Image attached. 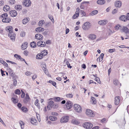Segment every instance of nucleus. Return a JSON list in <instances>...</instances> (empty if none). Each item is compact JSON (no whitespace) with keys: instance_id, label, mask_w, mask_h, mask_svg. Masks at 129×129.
Here are the masks:
<instances>
[{"instance_id":"f257e3e1","label":"nucleus","mask_w":129,"mask_h":129,"mask_svg":"<svg viewBox=\"0 0 129 129\" xmlns=\"http://www.w3.org/2000/svg\"><path fill=\"white\" fill-rule=\"evenodd\" d=\"M12 27L11 26H9L6 28V30L9 32V36L11 40L14 41L15 39V34L12 31Z\"/></svg>"},{"instance_id":"f03ea898","label":"nucleus","mask_w":129,"mask_h":129,"mask_svg":"<svg viewBox=\"0 0 129 129\" xmlns=\"http://www.w3.org/2000/svg\"><path fill=\"white\" fill-rule=\"evenodd\" d=\"M74 109L75 111L78 113H80L82 111V108L81 106L77 104H75L74 106Z\"/></svg>"},{"instance_id":"7ed1b4c3","label":"nucleus","mask_w":129,"mask_h":129,"mask_svg":"<svg viewBox=\"0 0 129 129\" xmlns=\"http://www.w3.org/2000/svg\"><path fill=\"white\" fill-rule=\"evenodd\" d=\"M90 23L88 22H86L83 25L82 28L85 30H89L91 27Z\"/></svg>"},{"instance_id":"20e7f679","label":"nucleus","mask_w":129,"mask_h":129,"mask_svg":"<svg viewBox=\"0 0 129 129\" xmlns=\"http://www.w3.org/2000/svg\"><path fill=\"white\" fill-rule=\"evenodd\" d=\"M86 113L87 115L89 117H93L94 116V114L93 111L89 109H86Z\"/></svg>"},{"instance_id":"39448f33","label":"nucleus","mask_w":129,"mask_h":129,"mask_svg":"<svg viewBox=\"0 0 129 129\" xmlns=\"http://www.w3.org/2000/svg\"><path fill=\"white\" fill-rule=\"evenodd\" d=\"M83 126L86 129H89L91 128L93 125L91 123L85 122L83 125Z\"/></svg>"},{"instance_id":"423d86ee","label":"nucleus","mask_w":129,"mask_h":129,"mask_svg":"<svg viewBox=\"0 0 129 129\" xmlns=\"http://www.w3.org/2000/svg\"><path fill=\"white\" fill-rule=\"evenodd\" d=\"M69 120V117L68 116H64L62 117L60 120L61 123H65L67 122Z\"/></svg>"},{"instance_id":"0eeeda50","label":"nucleus","mask_w":129,"mask_h":129,"mask_svg":"<svg viewBox=\"0 0 129 129\" xmlns=\"http://www.w3.org/2000/svg\"><path fill=\"white\" fill-rule=\"evenodd\" d=\"M73 105L71 104V102L68 101L66 104V109L69 110L72 108Z\"/></svg>"},{"instance_id":"6e6552de","label":"nucleus","mask_w":129,"mask_h":129,"mask_svg":"<svg viewBox=\"0 0 129 129\" xmlns=\"http://www.w3.org/2000/svg\"><path fill=\"white\" fill-rule=\"evenodd\" d=\"M23 5L26 7H29L31 5V2L30 0H24L23 2Z\"/></svg>"},{"instance_id":"1a4fd4ad","label":"nucleus","mask_w":129,"mask_h":129,"mask_svg":"<svg viewBox=\"0 0 129 129\" xmlns=\"http://www.w3.org/2000/svg\"><path fill=\"white\" fill-rule=\"evenodd\" d=\"M54 104V102L52 101H50L48 102L47 108L48 110H50L52 108Z\"/></svg>"},{"instance_id":"9d476101","label":"nucleus","mask_w":129,"mask_h":129,"mask_svg":"<svg viewBox=\"0 0 129 129\" xmlns=\"http://www.w3.org/2000/svg\"><path fill=\"white\" fill-rule=\"evenodd\" d=\"M9 13L10 15L12 17L16 16L17 15V12L15 10H13L10 11L9 12Z\"/></svg>"},{"instance_id":"9b49d317","label":"nucleus","mask_w":129,"mask_h":129,"mask_svg":"<svg viewBox=\"0 0 129 129\" xmlns=\"http://www.w3.org/2000/svg\"><path fill=\"white\" fill-rule=\"evenodd\" d=\"M128 29L126 26H122L121 31L124 32L125 33H128Z\"/></svg>"},{"instance_id":"f8f14e48","label":"nucleus","mask_w":129,"mask_h":129,"mask_svg":"<svg viewBox=\"0 0 129 129\" xmlns=\"http://www.w3.org/2000/svg\"><path fill=\"white\" fill-rule=\"evenodd\" d=\"M120 98L119 96H116L115 98V104L116 105H118L119 103Z\"/></svg>"},{"instance_id":"ddd939ff","label":"nucleus","mask_w":129,"mask_h":129,"mask_svg":"<svg viewBox=\"0 0 129 129\" xmlns=\"http://www.w3.org/2000/svg\"><path fill=\"white\" fill-rule=\"evenodd\" d=\"M35 38L39 40H42L43 37L42 36L39 34H36L35 36Z\"/></svg>"},{"instance_id":"4468645a","label":"nucleus","mask_w":129,"mask_h":129,"mask_svg":"<svg viewBox=\"0 0 129 129\" xmlns=\"http://www.w3.org/2000/svg\"><path fill=\"white\" fill-rule=\"evenodd\" d=\"M108 23L107 21L106 20H103L99 21L98 23L99 24L104 25Z\"/></svg>"},{"instance_id":"2eb2a0df","label":"nucleus","mask_w":129,"mask_h":129,"mask_svg":"<svg viewBox=\"0 0 129 129\" xmlns=\"http://www.w3.org/2000/svg\"><path fill=\"white\" fill-rule=\"evenodd\" d=\"M28 45V43L27 42H26L23 43L21 47L22 50H24L27 47Z\"/></svg>"},{"instance_id":"dca6fc26","label":"nucleus","mask_w":129,"mask_h":129,"mask_svg":"<svg viewBox=\"0 0 129 129\" xmlns=\"http://www.w3.org/2000/svg\"><path fill=\"white\" fill-rule=\"evenodd\" d=\"M121 5L122 4L121 2L117 1L115 2V6L116 7L118 8H120L121 6Z\"/></svg>"},{"instance_id":"f3484780","label":"nucleus","mask_w":129,"mask_h":129,"mask_svg":"<svg viewBox=\"0 0 129 129\" xmlns=\"http://www.w3.org/2000/svg\"><path fill=\"white\" fill-rule=\"evenodd\" d=\"M2 21L3 22L8 23L11 20L9 18L7 17L3 19Z\"/></svg>"},{"instance_id":"a211bd4d","label":"nucleus","mask_w":129,"mask_h":129,"mask_svg":"<svg viewBox=\"0 0 129 129\" xmlns=\"http://www.w3.org/2000/svg\"><path fill=\"white\" fill-rule=\"evenodd\" d=\"M15 9L17 11H20L22 9V7L20 5H16L15 7Z\"/></svg>"},{"instance_id":"6ab92c4d","label":"nucleus","mask_w":129,"mask_h":129,"mask_svg":"<svg viewBox=\"0 0 129 129\" xmlns=\"http://www.w3.org/2000/svg\"><path fill=\"white\" fill-rule=\"evenodd\" d=\"M3 9L5 12H7L10 10V8L8 5H6L4 7Z\"/></svg>"},{"instance_id":"aec40b11","label":"nucleus","mask_w":129,"mask_h":129,"mask_svg":"<svg viewBox=\"0 0 129 129\" xmlns=\"http://www.w3.org/2000/svg\"><path fill=\"white\" fill-rule=\"evenodd\" d=\"M88 38L91 40H94L96 38V36L94 34H91L88 35Z\"/></svg>"},{"instance_id":"412c9836","label":"nucleus","mask_w":129,"mask_h":129,"mask_svg":"<svg viewBox=\"0 0 129 129\" xmlns=\"http://www.w3.org/2000/svg\"><path fill=\"white\" fill-rule=\"evenodd\" d=\"M97 3L99 5H103L105 4V0H98L97 2Z\"/></svg>"},{"instance_id":"4be33fe9","label":"nucleus","mask_w":129,"mask_h":129,"mask_svg":"<svg viewBox=\"0 0 129 129\" xmlns=\"http://www.w3.org/2000/svg\"><path fill=\"white\" fill-rule=\"evenodd\" d=\"M44 30V28L41 27H38L36 28V31L37 32H40L43 31Z\"/></svg>"},{"instance_id":"5701e85b","label":"nucleus","mask_w":129,"mask_h":129,"mask_svg":"<svg viewBox=\"0 0 129 129\" xmlns=\"http://www.w3.org/2000/svg\"><path fill=\"white\" fill-rule=\"evenodd\" d=\"M122 26H121L119 24L117 25L115 27V29L116 30H119L120 31L122 27Z\"/></svg>"},{"instance_id":"b1692460","label":"nucleus","mask_w":129,"mask_h":129,"mask_svg":"<svg viewBox=\"0 0 129 129\" xmlns=\"http://www.w3.org/2000/svg\"><path fill=\"white\" fill-rule=\"evenodd\" d=\"M119 19L121 20L124 21H126L127 20L126 16L124 15H122L120 17Z\"/></svg>"},{"instance_id":"393cba45","label":"nucleus","mask_w":129,"mask_h":129,"mask_svg":"<svg viewBox=\"0 0 129 129\" xmlns=\"http://www.w3.org/2000/svg\"><path fill=\"white\" fill-rule=\"evenodd\" d=\"M72 123L76 125H78L79 123V122L77 120L75 119H73L71 121Z\"/></svg>"},{"instance_id":"a878e982","label":"nucleus","mask_w":129,"mask_h":129,"mask_svg":"<svg viewBox=\"0 0 129 129\" xmlns=\"http://www.w3.org/2000/svg\"><path fill=\"white\" fill-rule=\"evenodd\" d=\"M37 121L35 118H32L31 120V123L35 125H36L37 124Z\"/></svg>"},{"instance_id":"bb28decb","label":"nucleus","mask_w":129,"mask_h":129,"mask_svg":"<svg viewBox=\"0 0 129 129\" xmlns=\"http://www.w3.org/2000/svg\"><path fill=\"white\" fill-rule=\"evenodd\" d=\"M51 121H54L56 120L57 118L55 117H54L52 116H50L49 117Z\"/></svg>"},{"instance_id":"cd10ccee","label":"nucleus","mask_w":129,"mask_h":129,"mask_svg":"<svg viewBox=\"0 0 129 129\" xmlns=\"http://www.w3.org/2000/svg\"><path fill=\"white\" fill-rule=\"evenodd\" d=\"M91 102L92 104H95L96 103V100L95 98L93 97H91Z\"/></svg>"},{"instance_id":"c85d7f7f","label":"nucleus","mask_w":129,"mask_h":129,"mask_svg":"<svg viewBox=\"0 0 129 129\" xmlns=\"http://www.w3.org/2000/svg\"><path fill=\"white\" fill-rule=\"evenodd\" d=\"M29 19L28 18H25L22 21V23L24 24H26L28 21Z\"/></svg>"},{"instance_id":"c756f323","label":"nucleus","mask_w":129,"mask_h":129,"mask_svg":"<svg viewBox=\"0 0 129 129\" xmlns=\"http://www.w3.org/2000/svg\"><path fill=\"white\" fill-rule=\"evenodd\" d=\"M11 100L15 104L17 103L18 102V100L17 98H12L11 99Z\"/></svg>"},{"instance_id":"7c9ffc66","label":"nucleus","mask_w":129,"mask_h":129,"mask_svg":"<svg viewBox=\"0 0 129 129\" xmlns=\"http://www.w3.org/2000/svg\"><path fill=\"white\" fill-rule=\"evenodd\" d=\"M98 11L97 10H95L91 12L90 14L91 16L94 15L98 13Z\"/></svg>"},{"instance_id":"2f4dec72","label":"nucleus","mask_w":129,"mask_h":129,"mask_svg":"<svg viewBox=\"0 0 129 129\" xmlns=\"http://www.w3.org/2000/svg\"><path fill=\"white\" fill-rule=\"evenodd\" d=\"M30 45L32 48H35L36 46V43L35 42H33L30 44Z\"/></svg>"},{"instance_id":"473e14b6","label":"nucleus","mask_w":129,"mask_h":129,"mask_svg":"<svg viewBox=\"0 0 129 129\" xmlns=\"http://www.w3.org/2000/svg\"><path fill=\"white\" fill-rule=\"evenodd\" d=\"M8 17V15L6 13H4L2 14L0 16V17L1 18L4 19L7 17Z\"/></svg>"},{"instance_id":"72a5a7b5","label":"nucleus","mask_w":129,"mask_h":129,"mask_svg":"<svg viewBox=\"0 0 129 129\" xmlns=\"http://www.w3.org/2000/svg\"><path fill=\"white\" fill-rule=\"evenodd\" d=\"M45 23L44 20H40L39 22V26L40 27H42L43 25V24Z\"/></svg>"},{"instance_id":"f704fd0d","label":"nucleus","mask_w":129,"mask_h":129,"mask_svg":"<svg viewBox=\"0 0 129 129\" xmlns=\"http://www.w3.org/2000/svg\"><path fill=\"white\" fill-rule=\"evenodd\" d=\"M43 55L41 54H38L37 55V58L41 59L43 58Z\"/></svg>"},{"instance_id":"c9c22d12","label":"nucleus","mask_w":129,"mask_h":129,"mask_svg":"<svg viewBox=\"0 0 129 129\" xmlns=\"http://www.w3.org/2000/svg\"><path fill=\"white\" fill-rule=\"evenodd\" d=\"M41 54L43 55V56L46 55L47 54V50H45L41 52Z\"/></svg>"},{"instance_id":"e433bc0d","label":"nucleus","mask_w":129,"mask_h":129,"mask_svg":"<svg viewBox=\"0 0 129 129\" xmlns=\"http://www.w3.org/2000/svg\"><path fill=\"white\" fill-rule=\"evenodd\" d=\"M79 14L76 12V13L73 16L72 18L73 19L76 18L79 16Z\"/></svg>"},{"instance_id":"4c0bfd02","label":"nucleus","mask_w":129,"mask_h":129,"mask_svg":"<svg viewBox=\"0 0 129 129\" xmlns=\"http://www.w3.org/2000/svg\"><path fill=\"white\" fill-rule=\"evenodd\" d=\"M19 123L20 124L21 128H23L24 126V124L23 123V122L21 121H20L19 122Z\"/></svg>"},{"instance_id":"58836bf2","label":"nucleus","mask_w":129,"mask_h":129,"mask_svg":"<svg viewBox=\"0 0 129 129\" xmlns=\"http://www.w3.org/2000/svg\"><path fill=\"white\" fill-rule=\"evenodd\" d=\"M104 55L103 53H102L101 54L99 58V61H101L102 60Z\"/></svg>"},{"instance_id":"ea45409f","label":"nucleus","mask_w":129,"mask_h":129,"mask_svg":"<svg viewBox=\"0 0 129 129\" xmlns=\"http://www.w3.org/2000/svg\"><path fill=\"white\" fill-rule=\"evenodd\" d=\"M41 66L43 69L44 70V69H46V64L45 63L43 62L42 63V65Z\"/></svg>"},{"instance_id":"a19ab883","label":"nucleus","mask_w":129,"mask_h":129,"mask_svg":"<svg viewBox=\"0 0 129 129\" xmlns=\"http://www.w3.org/2000/svg\"><path fill=\"white\" fill-rule=\"evenodd\" d=\"M22 111L24 112H26L27 110V109L25 107H22L21 108Z\"/></svg>"},{"instance_id":"79ce46f5","label":"nucleus","mask_w":129,"mask_h":129,"mask_svg":"<svg viewBox=\"0 0 129 129\" xmlns=\"http://www.w3.org/2000/svg\"><path fill=\"white\" fill-rule=\"evenodd\" d=\"M48 17L51 20L52 22L54 23V20L53 16L51 15H50L48 16Z\"/></svg>"},{"instance_id":"37998d69","label":"nucleus","mask_w":129,"mask_h":129,"mask_svg":"<svg viewBox=\"0 0 129 129\" xmlns=\"http://www.w3.org/2000/svg\"><path fill=\"white\" fill-rule=\"evenodd\" d=\"M15 93L16 94H20L21 92L20 90L19 89H17L15 91Z\"/></svg>"},{"instance_id":"c03bdc74","label":"nucleus","mask_w":129,"mask_h":129,"mask_svg":"<svg viewBox=\"0 0 129 129\" xmlns=\"http://www.w3.org/2000/svg\"><path fill=\"white\" fill-rule=\"evenodd\" d=\"M113 82L114 84L116 85H118L119 83L118 80L117 79L114 80Z\"/></svg>"},{"instance_id":"a18cd8bd","label":"nucleus","mask_w":129,"mask_h":129,"mask_svg":"<svg viewBox=\"0 0 129 129\" xmlns=\"http://www.w3.org/2000/svg\"><path fill=\"white\" fill-rule=\"evenodd\" d=\"M53 99L56 102H58L60 101V97H57L54 98Z\"/></svg>"},{"instance_id":"49530a36","label":"nucleus","mask_w":129,"mask_h":129,"mask_svg":"<svg viewBox=\"0 0 129 129\" xmlns=\"http://www.w3.org/2000/svg\"><path fill=\"white\" fill-rule=\"evenodd\" d=\"M26 33L24 31H22L20 33V36L22 37H24Z\"/></svg>"},{"instance_id":"de8ad7c7","label":"nucleus","mask_w":129,"mask_h":129,"mask_svg":"<svg viewBox=\"0 0 129 129\" xmlns=\"http://www.w3.org/2000/svg\"><path fill=\"white\" fill-rule=\"evenodd\" d=\"M118 11L117 9H114L112 12V13L114 14L117 13Z\"/></svg>"},{"instance_id":"09e8293b","label":"nucleus","mask_w":129,"mask_h":129,"mask_svg":"<svg viewBox=\"0 0 129 129\" xmlns=\"http://www.w3.org/2000/svg\"><path fill=\"white\" fill-rule=\"evenodd\" d=\"M67 97L68 98H72L73 97V95L72 94H66Z\"/></svg>"},{"instance_id":"8fccbe9b","label":"nucleus","mask_w":129,"mask_h":129,"mask_svg":"<svg viewBox=\"0 0 129 129\" xmlns=\"http://www.w3.org/2000/svg\"><path fill=\"white\" fill-rule=\"evenodd\" d=\"M15 2V0H10L9 1V3L11 5L14 4Z\"/></svg>"},{"instance_id":"3c124183","label":"nucleus","mask_w":129,"mask_h":129,"mask_svg":"<svg viewBox=\"0 0 129 129\" xmlns=\"http://www.w3.org/2000/svg\"><path fill=\"white\" fill-rule=\"evenodd\" d=\"M115 49H109L108 50V52L110 53H111L113 52H115Z\"/></svg>"},{"instance_id":"603ef678","label":"nucleus","mask_w":129,"mask_h":129,"mask_svg":"<svg viewBox=\"0 0 129 129\" xmlns=\"http://www.w3.org/2000/svg\"><path fill=\"white\" fill-rule=\"evenodd\" d=\"M13 85L14 86H16L17 84V81L15 79H13Z\"/></svg>"},{"instance_id":"864d4df0","label":"nucleus","mask_w":129,"mask_h":129,"mask_svg":"<svg viewBox=\"0 0 129 129\" xmlns=\"http://www.w3.org/2000/svg\"><path fill=\"white\" fill-rule=\"evenodd\" d=\"M14 57L17 58L19 59L21 58V57L20 56L18 55L17 54H15L14 55Z\"/></svg>"},{"instance_id":"5fc2aeb1","label":"nucleus","mask_w":129,"mask_h":129,"mask_svg":"<svg viewBox=\"0 0 129 129\" xmlns=\"http://www.w3.org/2000/svg\"><path fill=\"white\" fill-rule=\"evenodd\" d=\"M23 53L25 55L27 56L28 55V52L27 50H25L24 51Z\"/></svg>"},{"instance_id":"6e6d98bb","label":"nucleus","mask_w":129,"mask_h":129,"mask_svg":"<svg viewBox=\"0 0 129 129\" xmlns=\"http://www.w3.org/2000/svg\"><path fill=\"white\" fill-rule=\"evenodd\" d=\"M36 116L37 119H38V120L40 122V116L39 114H37L36 113Z\"/></svg>"},{"instance_id":"4d7b16f0","label":"nucleus","mask_w":129,"mask_h":129,"mask_svg":"<svg viewBox=\"0 0 129 129\" xmlns=\"http://www.w3.org/2000/svg\"><path fill=\"white\" fill-rule=\"evenodd\" d=\"M95 80L99 83H101V81L99 80V79L98 77H96L95 79Z\"/></svg>"},{"instance_id":"13d9d810","label":"nucleus","mask_w":129,"mask_h":129,"mask_svg":"<svg viewBox=\"0 0 129 129\" xmlns=\"http://www.w3.org/2000/svg\"><path fill=\"white\" fill-rule=\"evenodd\" d=\"M41 43H42V41H40L38 42L37 43V45L38 46L41 47Z\"/></svg>"},{"instance_id":"bf43d9fd","label":"nucleus","mask_w":129,"mask_h":129,"mask_svg":"<svg viewBox=\"0 0 129 129\" xmlns=\"http://www.w3.org/2000/svg\"><path fill=\"white\" fill-rule=\"evenodd\" d=\"M31 74V73L30 72L28 71L25 73V75L27 76L30 75Z\"/></svg>"},{"instance_id":"052dcab7","label":"nucleus","mask_w":129,"mask_h":129,"mask_svg":"<svg viewBox=\"0 0 129 129\" xmlns=\"http://www.w3.org/2000/svg\"><path fill=\"white\" fill-rule=\"evenodd\" d=\"M41 44V47H44L46 45V44L44 42H43L42 41Z\"/></svg>"},{"instance_id":"680f3d73","label":"nucleus","mask_w":129,"mask_h":129,"mask_svg":"<svg viewBox=\"0 0 129 129\" xmlns=\"http://www.w3.org/2000/svg\"><path fill=\"white\" fill-rule=\"evenodd\" d=\"M38 102L39 101L37 99L36 100L35 102V105L36 106H38L39 105V104L38 103Z\"/></svg>"},{"instance_id":"e2e57ef3","label":"nucleus","mask_w":129,"mask_h":129,"mask_svg":"<svg viewBox=\"0 0 129 129\" xmlns=\"http://www.w3.org/2000/svg\"><path fill=\"white\" fill-rule=\"evenodd\" d=\"M26 97L25 99L26 100H29V96L28 93H26Z\"/></svg>"},{"instance_id":"0e129e2a","label":"nucleus","mask_w":129,"mask_h":129,"mask_svg":"<svg viewBox=\"0 0 129 129\" xmlns=\"http://www.w3.org/2000/svg\"><path fill=\"white\" fill-rule=\"evenodd\" d=\"M21 92H22V94L21 95V97L22 98H24V96H25V93L24 92H23V91H22V90H21Z\"/></svg>"},{"instance_id":"69168bd1","label":"nucleus","mask_w":129,"mask_h":129,"mask_svg":"<svg viewBox=\"0 0 129 129\" xmlns=\"http://www.w3.org/2000/svg\"><path fill=\"white\" fill-rule=\"evenodd\" d=\"M3 63V64L6 67H8V64L5 61Z\"/></svg>"},{"instance_id":"338daca9","label":"nucleus","mask_w":129,"mask_h":129,"mask_svg":"<svg viewBox=\"0 0 129 129\" xmlns=\"http://www.w3.org/2000/svg\"><path fill=\"white\" fill-rule=\"evenodd\" d=\"M27 10L26 9H24L23 10L22 12L23 14H25L27 13Z\"/></svg>"},{"instance_id":"774afa93","label":"nucleus","mask_w":129,"mask_h":129,"mask_svg":"<svg viewBox=\"0 0 129 129\" xmlns=\"http://www.w3.org/2000/svg\"><path fill=\"white\" fill-rule=\"evenodd\" d=\"M127 20H129V13H128L127 14L126 16Z\"/></svg>"}]
</instances>
